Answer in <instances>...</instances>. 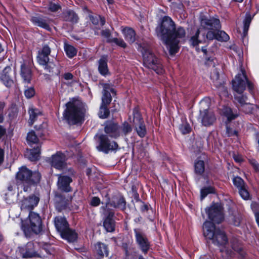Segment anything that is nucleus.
<instances>
[{"instance_id": "nucleus-1", "label": "nucleus", "mask_w": 259, "mask_h": 259, "mask_svg": "<svg viewBox=\"0 0 259 259\" xmlns=\"http://www.w3.org/2000/svg\"><path fill=\"white\" fill-rule=\"evenodd\" d=\"M157 36L166 45L170 55H173L179 50V39L184 38L186 32L181 27L176 29L175 24L171 18L164 16L162 18L161 24L156 28Z\"/></svg>"}, {"instance_id": "nucleus-2", "label": "nucleus", "mask_w": 259, "mask_h": 259, "mask_svg": "<svg viewBox=\"0 0 259 259\" xmlns=\"http://www.w3.org/2000/svg\"><path fill=\"white\" fill-rule=\"evenodd\" d=\"M66 109L63 112V117L68 123L75 124L83 117V104L79 100L73 99L66 104Z\"/></svg>"}, {"instance_id": "nucleus-3", "label": "nucleus", "mask_w": 259, "mask_h": 259, "mask_svg": "<svg viewBox=\"0 0 259 259\" xmlns=\"http://www.w3.org/2000/svg\"><path fill=\"white\" fill-rule=\"evenodd\" d=\"M40 174L38 171L32 172L25 166H22L16 175L18 181L17 189L19 186L23 188L24 192H28L30 190V186L38 183L40 180Z\"/></svg>"}, {"instance_id": "nucleus-4", "label": "nucleus", "mask_w": 259, "mask_h": 259, "mask_svg": "<svg viewBox=\"0 0 259 259\" xmlns=\"http://www.w3.org/2000/svg\"><path fill=\"white\" fill-rule=\"evenodd\" d=\"M138 49L142 54L143 64L146 67L154 70L157 74L163 72L160 60L153 54L148 46L139 45Z\"/></svg>"}, {"instance_id": "nucleus-5", "label": "nucleus", "mask_w": 259, "mask_h": 259, "mask_svg": "<svg viewBox=\"0 0 259 259\" xmlns=\"http://www.w3.org/2000/svg\"><path fill=\"white\" fill-rule=\"evenodd\" d=\"M202 28L201 35L202 33L205 34L203 32L204 29L209 30L206 35V38L211 40L213 38L217 39V31L220 29L221 25L220 20L218 19L211 18L207 19L202 18L200 21V27ZM205 37V36H204Z\"/></svg>"}, {"instance_id": "nucleus-6", "label": "nucleus", "mask_w": 259, "mask_h": 259, "mask_svg": "<svg viewBox=\"0 0 259 259\" xmlns=\"http://www.w3.org/2000/svg\"><path fill=\"white\" fill-rule=\"evenodd\" d=\"M246 85L249 91L251 92L253 89V85L248 80L244 70L241 69L240 73H238L232 80L233 89L241 94L245 90Z\"/></svg>"}, {"instance_id": "nucleus-7", "label": "nucleus", "mask_w": 259, "mask_h": 259, "mask_svg": "<svg viewBox=\"0 0 259 259\" xmlns=\"http://www.w3.org/2000/svg\"><path fill=\"white\" fill-rule=\"evenodd\" d=\"M201 109L198 117V120L205 126H209L213 124L216 118L213 112L208 108V104L205 101L200 102Z\"/></svg>"}, {"instance_id": "nucleus-8", "label": "nucleus", "mask_w": 259, "mask_h": 259, "mask_svg": "<svg viewBox=\"0 0 259 259\" xmlns=\"http://www.w3.org/2000/svg\"><path fill=\"white\" fill-rule=\"evenodd\" d=\"M98 143L96 146L97 150L105 153H108L118 149L117 143L114 141H110L106 135H101L99 136Z\"/></svg>"}, {"instance_id": "nucleus-9", "label": "nucleus", "mask_w": 259, "mask_h": 259, "mask_svg": "<svg viewBox=\"0 0 259 259\" xmlns=\"http://www.w3.org/2000/svg\"><path fill=\"white\" fill-rule=\"evenodd\" d=\"M205 211L208 218L215 223H221L224 220L223 208L221 204H213L210 207L206 208Z\"/></svg>"}, {"instance_id": "nucleus-10", "label": "nucleus", "mask_w": 259, "mask_h": 259, "mask_svg": "<svg viewBox=\"0 0 259 259\" xmlns=\"http://www.w3.org/2000/svg\"><path fill=\"white\" fill-rule=\"evenodd\" d=\"M133 123L135 125V129L139 136L143 138L146 134V128L144 123L143 118L137 108H135L133 112Z\"/></svg>"}, {"instance_id": "nucleus-11", "label": "nucleus", "mask_w": 259, "mask_h": 259, "mask_svg": "<svg viewBox=\"0 0 259 259\" xmlns=\"http://www.w3.org/2000/svg\"><path fill=\"white\" fill-rule=\"evenodd\" d=\"M39 200L38 197L31 195L20 200L19 204L22 211L30 212L37 205Z\"/></svg>"}, {"instance_id": "nucleus-12", "label": "nucleus", "mask_w": 259, "mask_h": 259, "mask_svg": "<svg viewBox=\"0 0 259 259\" xmlns=\"http://www.w3.org/2000/svg\"><path fill=\"white\" fill-rule=\"evenodd\" d=\"M136 240L142 251L146 253L149 249L150 243L145 234L141 232L140 230L136 229L134 230Z\"/></svg>"}, {"instance_id": "nucleus-13", "label": "nucleus", "mask_w": 259, "mask_h": 259, "mask_svg": "<svg viewBox=\"0 0 259 259\" xmlns=\"http://www.w3.org/2000/svg\"><path fill=\"white\" fill-rule=\"evenodd\" d=\"M30 228L35 233H39L41 230V220L39 214L32 211L29 214Z\"/></svg>"}, {"instance_id": "nucleus-14", "label": "nucleus", "mask_w": 259, "mask_h": 259, "mask_svg": "<svg viewBox=\"0 0 259 259\" xmlns=\"http://www.w3.org/2000/svg\"><path fill=\"white\" fill-rule=\"evenodd\" d=\"M125 201L124 198L121 196H116L113 197L111 201L106 202V208L103 207L104 209V213H106L107 210V207L109 206L115 208L123 209L125 207Z\"/></svg>"}, {"instance_id": "nucleus-15", "label": "nucleus", "mask_w": 259, "mask_h": 259, "mask_svg": "<svg viewBox=\"0 0 259 259\" xmlns=\"http://www.w3.org/2000/svg\"><path fill=\"white\" fill-rule=\"evenodd\" d=\"M58 180L57 182V186L58 189L61 191L68 192L71 191V188L70 186V184L72 182V179L70 177L58 175Z\"/></svg>"}, {"instance_id": "nucleus-16", "label": "nucleus", "mask_w": 259, "mask_h": 259, "mask_svg": "<svg viewBox=\"0 0 259 259\" xmlns=\"http://www.w3.org/2000/svg\"><path fill=\"white\" fill-rule=\"evenodd\" d=\"M210 78L212 79L214 85L219 89L220 91L223 92L224 95L227 94V88L224 85V81L220 77L219 72L217 69H214L210 74Z\"/></svg>"}, {"instance_id": "nucleus-17", "label": "nucleus", "mask_w": 259, "mask_h": 259, "mask_svg": "<svg viewBox=\"0 0 259 259\" xmlns=\"http://www.w3.org/2000/svg\"><path fill=\"white\" fill-rule=\"evenodd\" d=\"M111 93L115 94V91L112 86L109 84L103 85V96L102 98V104L103 105H109L112 100Z\"/></svg>"}, {"instance_id": "nucleus-18", "label": "nucleus", "mask_w": 259, "mask_h": 259, "mask_svg": "<svg viewBox=\"0 0 259 259\" xmlns=\"http://www.w3.org/2000/svg\"><path fill=\"white\" fill-rule=\"evenodd\" d=\"M66 157L64 154L62 153H57L53 155L52 157L51 164L54 167L61 169L65 166Z\"/></svg>"}, {"instance_id": "nucleus-19", "label": "nucleus", "mask_w": 259, "mask_h": 259, "mask_svg": "<svg viewBox=\"0 0 259 259\" xmlns=\"http://www.w3.org/2000/svg\"><path fill=\"white\" fill-rule=\"evenodd\" d=\"M12 71L11 67L7 66L3 70L0 76V79L7 87H10L13 84V80L12 76Z\"/></svg>"}, {"instance_id": "nucleus-20", "label": "nucleus", "mask_w": 259, "mask_h": 259, "mask_svg": "<svg viewBox=\"0 0 259 259\" xmlns=\"http://www.w3.org/2000/svg\"><path fill=\"white\" fill-rule=\"evenodd\" d=\"M31 21L33 25L44 28L47 30H50L51 28L49 25L50 20L42 16H35L32 17Z\"/></svg>"}, {"instance_id": "nucleus-21", "label": "nucleus", "mask_w": 259, "mask_h": 259, "mask_svg": "<svg viewBox=\"0 0 259 259\" xmlns=\"http://www.w3.org/2000/svg\"><path fill=\"white\" fill-rule=\"evenodd\" d=\"M215 228L214 224L210 221H205L203 224V235L207 239L211 240L213 239L215 230H218Z\"/></svg>"}, {"instance_id": "nucleus-22", "label": "nucleus", "mask_w": 259, "mask_h": 259, "mask_svg": "<svg viewBox=\"0 0 259 259\" xmlns=\"http://www.w3.org/2000/svg\"><path fill=\"white\" fill-rule=\"evenodd\" d=\"M54 223L57 230L61 235L69 227L68 224L64 217H57L54 219Z\"/></svg>"}, {"instance_id": "nucleus-23", "label": "nucleus", "mask_w": 259, "mask_h": 259, "mask_svg": "<svg viewBox=\"0 0 259 259\" xmlns=\"http://www.w3.org/2000/svg\"><path fill=\"white\" fill-rule=\"evenodd\" d=\"M213 243L218 246L224 245L227 242V238L225 233L219 229L215 230L213 239H211Z\"/></svg>"}, {"instance_id": "nucleus-24", "label": "nucleus", "mask_w": 259, "mask_h": 259, "mask_svg": "<svg viewBox=\"0 0 259 259\" xmlns=\"http://www.w3.org/2000/svg\"><path fill=\"white\" fill-rule=\"evenodd\" d=\"M55 199L56 207L59 211H61L67 207L68 204L69 199L68 198H66L61 194H59L58 193H56Z\"/></svg>"}, {"instance_id": "nucleus-25", "label": "nucleus", "mask_w": 259, "mask_h": 259, "mask_svg": "<svg viewBox=\"0 0 259 259\" xmlns=\"http://www.w3.org/2000/svg\"><path fill=\"white\" fill-rule=\"evenodd\" d=\"M105 132L113 138H117L120 135V127L118 124L111 123L105 127Z\"/></svg>"}, {"instance_id": "nucleus-26", "label": "nucleus", "mask_w": 259, "mask_h": 259, "mask_svg": "<svg viewBox=\"0 0 259 259\" xmlns=\"http://www.w3.org/2000/svg\"><path fill=\"white\" fill-rule=\"evenodd\" d=\"M61 236L69 242H74L77 238V233L74 230L69 229V227L63 232Z\"/></svg>"}, {"instance_id": "nucleus-27", "label": "nucleus", "mask_w": 259, "mask_h": 259, "mask_svg": "<svg viewBox=\"0 0 259 259\" xmlns=\"http://www.w3.org/2000/svg\"><path fill=\"white\" fill-rule=\"evenodd\" d=\"M113 215L114 213L110 212L104 222V227L107 232H111L114 230V221L112 219Z\"/></svg>"}, {"instance_id": "nucleus-28", "label": "nucleus", "mask_w": 259, "mask_h": 259, "mask_svg": "<svg viewBox=\"0 0 259 259\" xmlns=\"http://www.w3.org/2000/svg\"><path fill=\"white\" fill-rule=\"evenodd\" d=\"M21 75L25 83H28L31 79V71L30 68L23 64L21 66Z\"/></svg>"}, {"instance_id": "nucleus-29", "label": "nucleus", "mask_w": 259, "mask_h": 259, "mask_svg": "<svg viewBox=\"0 0 259 259\" xmlns=\"http://www.w3.org/2000/svg\"><path fill=\"white\" fill-rule=\"evenodd\" d=\"M202 28H199L197 31H196L195 34L191 37L190 41L191 44L193 46L195 47L199 45V43L202 42L203 41L205 40L204 34L202 33V35L201 37L199 36V35H201Z\"/></svg>"}, {"instance_id": "nucleus-30", "label": "nucleus", "mask_w": 259, "mask_h": 259, "mask_svg": "<svg viewBox=\"0 0 259 259\" xmlns=\"http://www.w3.org/2000/svg\"><path fill=\"white\" fill-rule=\"evenodd\" d=\"M25 155L30 161H36L39 158L40 149L38 147H37L36 148H33L32 149L27 150L26 152Z\"/></svg>"}, {"instance_id": "nucleus-31", "label": "nucleus", "mask_w": 259, "mask_h": 259, "mask_svg": "<svg viewBox=\"0 0 259 259\" xmlns=\"http://www.w3.org/2000/svg\"><path fill=\"white\" fill-rule=\"evenodd\" d=\"M122 33L125 40L130 43H133L136 40L135 31L131 28H125L122 29Z\"/></svg>"}, {"instance_id": "nucleus-32", "label": "nucleus", "mask_w": 259, "mask_h": 259, "mask_svg": "<svg viewBox=\"0 0 259 259\" xmlns=\"http://www.w3.org/2000/svg\"><path fill=\"white\" fill-rule=\"evenodd\" d=\"M98 70L102 75H106L109 73L107 66V59L105 57H102L99 60Z\"/></svg>"}, {"instance_id": "nucleus-33", "label": "nucleus", "mask_w": 259, "mask_h": 259, "mask_svg": "<svg viewBox=\"0 0 259 259\" xmlns=\"http://www.w3.org/2000/svg\"><path fill=\"white\" fill-rule=\"evenodd\" d=\"M28 113L29 114V123L31 125L34 122L38 116L41 115V111L33 106L29 107Z\"/></svg>"}, {"instance_id": "nucleus-34", "label": "nucleus", "mask_w": 259, "mask_h": 259, "mask_svg": "<svg viewBox=\"0 0 259 259\" xmlns=\"http://www.w3.org/2000/svg\"><path fill=\"white\" fill-rule=\"evenodd\" d=\"M95 250L97 254L100 257H102L104 255H108V251L107 246L102 243L98 242L95 245Z\"/></svg>"}, {"instance_id": "nucleus-35", "label": "nucleus", "mask_w": 259, "mask_h": 259, "mask_svg": "<svg viewBox=\"0 0 259 259\" xmlns=\"http://www.w3.org/2000/svg\"><path fill=\"white\" fill-rule=\"evenodd\" d=\"M64 50L67 56L70 58H73L77 54V50L74 47L66 44L64 45Z\"/></svg>"}, {"instance_id": "nucleus-36", "label": "nucleus", "mask_w": 259, "mask_h": 259, "mask_svg": "<svg viewBox=\"0 0 259 259\" xmlns=\"http://www.w3.org/2000/svg\"><path fill=\"white\" fill-rule=\"evenodd\" d=\"M65 19L66 21H70L72 23H76L77 21L78 17L77 15L72 11H68L65 14Z\"/></svg>"}, {"instance_id": "nucleus-37", "label": "nucleus", "mask_w": 259, "mask_h": 259, "mask_svg": "<svg viewBox=\"0 0 259 259\" xmlns=\"http://www.w3.org/2000/svg\"><path fill=\"white\" fill-rule=\"evenodd\" d=\"M241 217L239 214L231 215L229 218V222L230 224L235 226H239L241 222Z\"/></svg>"}, {"instance_id": "nucleus-38", "label": "nucleus", "mask_w": 259, "mask_h": 259, "mask_svg": "<svg viewBox=\"0 0 259 259\" xmlns=\"http://www.w3.org/2000/svg\"><path fill=\"white\" fill-rule=\"evenodd\" d=\"M90 20L94 25H98L100 24L101 26H103L105 23V19L99 15L91 16H90Z\"/></svg>"}, {"instance_id": "nucleus-39", "label": "nucleus", "mask_w": 259, "mask_h": 259, "mask_svg": "<svg viewBox=\"0 0 259 259\" xmlns=\"http://www.w3.org/2000/svg\"><path fill=\"white\" fill-rule=\"evenodd\" d=\"M223 113L229 121L238 116L237 114L233 113L232 109L229 107H225L223 109Z\"/></svg>"}, {"instance_id": "nucleus-40", "label": "nucleus", "mask_w": 259, "mask_h": 259, "mask_svg": "<svg viewBox=\"0 0 259 259\" xmlns=\"http://www.w3.org/2000/svg\"><path fill=\"white\" fill-rule=\"evenodd\" d=\"M251 20L252 17L251 15L249 14H246L245 18L243 21V33L244 35H245L248 31Z\"/></svg>"}, {"instance_id": "nucleus-41", "label": "nucleus", "mask_w": 259, "mask_h": 259, "mask_svg": "<svg viewBox=\"0 0 259 259\" xmlns=\"http://www.w3.org/2000/svg\"><path fill=\"white\" fill-rule=\"evenodd\" d=\"M107 106L108 105H103V104H101L99 113V116L100 118L104 119L108 117L109 111Z\"/></svg>"}, {"instance_id": "nucleus-42", "label": "nucleus", "mask_w": 259, "mask_h": 259, "mask_svg": "<svg viewBox=\"0 0 259 259\" xmlns=\"http://www.w3.org/2000/svg\"><path fill=\"white\" fill-rule=\"evenodd\" d=\"M196 173L201 175L204 171V163L202 160H197L195 163Z\"/></svg>"}, {"instance_id": "nucleus-43", "label": "nucleus", "mask_w": 259, "mask_h": 259, "mask_svg": "<svg viewBox=\"0 0 259 259\" xmlns=\"http://www.w3.org/2000/svg\"><path fill=\"white\" fill-rule=\"evenodd\" d=\"M37 60L39 65H45L49 61V56L38 53Z\"/></svg>"}, {"instance_id": "nucleus-44", "label": "nucleus", "mask_w": 259, "mask_h": 259, "mask_svg": "<svg viewBox=\"0 0 259 259\" xmlns=\"http://www.w3.org/2000/svg\"><path fill=\"white\" fill-rule=\"evenodd\" d=\"M214 193V189L212 187H207L201 189V199H203L208 194Z\"/></svg>"}, {"instance_id": "nucleus-45", "label": "nucleus", "mask_w": 259, "mask_h": 259, "mask_svg": "<svg viewBox=\"0 0 259 259\" xmlns=\"http://www.w3.org/2000/svg\"><path fill=\"white\" fill-rule=\"evenodd\" d=\"M53 42H49L48 44H44L38 53L49 56L51 53V47L52 46Z\"/></svg>"}, {"instance_id": "nucleus-46", "label": "nucleus", "mask_w": 259, "mask_h": 259, "mask_svg": "<svg viewBox=\"0 0 259 259\" xmlns=\"http://www.w3.org/2000/svg\"><path fill=\"white\" fill-rule=\"evenodd\" d=\"M233 182L238 190L246 186L243 179L239 177H234L233 180Z\"/></svg>"}, {"instance_id": "nucleus-47", "label": "nucleus", "mask_w": 259, "mask_h": 259, "mask_svg": "<svg viewBox=\"0 0 259 259\" xmlns=\"http://www.w3.org/2000/svg\"><path fill=\"white\" fill-rule=\"evenodd\" d=\"M27 140L29 144H35L37 143L38 139L34 132L31 131L28 133Z\"/></svg>"}, {"instance_id": "nucleus-48", "label": "nucleus", "mask_w": 259, "mask_h": 259, "mask_svg": "<svg viewBox=\"0 0 259 259\" xmlns=\"http://www.w3.org/2000/svg\"><path fill=\"white\" fill-rule=\"evenodd\" d=\"M179 128L183 134L189 133L191 130L190 125L186 121H183L180 125Z\"/></svg>"}, {"instance_id": "nucleus-49", "label": "nucleus", "mask_w": 259, "mask_h": 259, "mask_svg": "<svg viewBox=\"0 0 259 259\" xmlns=\"http://www.w3.org/2000/svg\"><path fill=\"white\" fill-rule=\"evenodd\" d=\"M217 39L219 40L227 41L229 39V35L224 31L217 32Z\"/></svg>"}, {"instance_id": "nucleus-50", "label": "nucleus", "mask_w": 259, "mask_h": 259, "mask_svg": "<svg viewBox=\"0 0 259 259\" xmlns=\"http://www.w3.org/2000/svg\"><path fill=\"white\" fill-rule=\"evenodd\" d=\"M235 99L237 102L240 106L239 108H241L247 103V97L246 96L239 95L235 97Z\"/></svg>"}, {"instance_id": "nucleus-51", "label": "nucleus", "mask_w": 259, "mask_h": 259, "mask_svg": "<svg viewBox=\"0 0 259 259\" xmlns=\"http://www.w3.org/2000/svg\"><path fill=\"white\" fill-rule=\"evenodd\" d=\"M240 196L244 200H248L250 198V195L247 191L246 186L238 190Z\"/></svg>"}, {"instance_id": "nucleus-52", "label": "nucleus", "mask_w": 259, "mask_h": 259, "mask_svg": "<svg viewBox=\"0 0 259 259\" xmlns=\"http://www.w3.org/2000/svg\"><path fill=\"white\" fill-rule=\"evenodd\" d=\"M253 108V105L247 102L244 105L239 109L245 113H250L252 112Z\"/></svg>"}, {"instance_id": "nucleus-53", "label": "nucleus", "mask_w": 259, "mask_h": 259, "mask_svg": "<svg viewBox=\"0 0 259 259\" xmlns=\"http://www.w3.org/2000/svg\"><path fill=\"white\" fill-rule=\"evenodd\" d=\"M108 42H113L119 47L125 48L126 46L125 42L121 38H112L108 40Z\"/></svg>"}, {"instance_id": "nucleus-54", "label": "nucleus", "mask_w": 259, "mask_h": 259, "mask_svg": "<svg viewBox=\"0 0 259 259\" xmlns=\"http://www.w3.org/2000/svg\"><path fill=\"white\" fill-rule=\"evenodd\" d=\"M121 131L122 132L126 135L132 131L131 126L127 122H124L122 126L120 127V131Z\"/></svg>"}, {"instance_id": "nucleus-55", "label": "nucleus", "mask_w": 259, "mask_h": 259, "mask_svg": "<svg viewBox=\"0 0 259 259\" xmlns=\"http://www.w3.org/2000/svg\"><path fill=\"white\" fill-rule=\"evenodd\" d=\"M24 94L27 98H31L35 95V91L33 87L28 88L25 90Z\"/></svg>"}, {"instance_id": "nucleus-56", "label": "nucleus", "mask_w": 259, "mask_h": 259, "mask_svg": "<svg viewBox=\"0 0 259 259\" xmlns=\"http://www.w3.org/2000/svg\"><path fill=\"white\" fill-rule=\"evenodd\" d=\"M41 65L44 67V69L46 71L49 72H52L53 69L55 67V64L53 63L50 62L49 61L46 63V64Z\"/></svg>"}, {"instance_id": "nucleus-57", "label": "nucleus", "mask_w": 259, "mask_h": 259, "mask_svg": "<svg viewBox=\"0 0 259 259\" xmlns=\"http://www.w3.org/2000/svg\"><path fill=\"white\" fill-rule=\"evenodd\" d=\"M48 8L51 12H56L60 8V6L57 4L51 2L49 5Z\"/></svg>"}, {"instance_id": "nucleus-58", "label": "nucleus", "mask_w": 259, "mask_h": 259, "mask_svg": "<svg viewBox=\"0 0 259 259\" xmlns=\"http://www.w3.org/2000/svg\"><path fill=\"white\" fill-rule=\"evenodd\" d=\"M101 35L107 38V41H108L109 40L111 39L112 38H110V31L108 29L102 30L101 32Z\"/></svg>"}, {"instance_id": "nucleus-59", "label": "nucleus", "mask_w": 259, "mask_h": 259, "mask_svg": "<svg viewBox=\"0 0 259 259\" xmlns=\"http://www.w3.org/2000/svg\"><path fill=\"white\" fill-rule=\"evenodd\" d=\"M100 203V199L98 197H95L92 198L91 204L92 206H97L99 205Z\"/></svg>"}, {"instance_id": "nucleus-60", "label": "nucleus", "mask_w": 259, "mask_h": 259, "mask_svg": "<svg viewBox=\"0 0 259 259\" xmlns=\"http://www.w3.org/2000/svg\"><path fill=\"white\" fill-rule=\"evenodd\" d=\"M249 161H250V163L253 167L254 169L256 171H258L259 170V164H258L257 161L256 160H255L254 159H251V160H250Z\"/></svg>"}, {"instance_id": "nucleus-61", "label": "nucleus", "mask_w": 259, "mask_h": 259, "mask_svg": "<svg viewBox=\"0 0 259 259\" xmlns=\"http://www.w3.org/2000/svg\"><path fill=\"white\" fill-rule=\"evenodd\" d=\"M73 75L69 72L65 73L63 75L64 78L67 80H71L73 78Z\"/></svg>"}, {"instance_id": "nucleus-62", "label": "nucleus", "mask_w": 259, "mask_h": 259, "mask_svg": "<svg viewBox=\"0 0 259 259\" xmlns=\"http://www.w3.org/2000/svg\"><path fill=\"white\" fill-rule=\"evenodd\" d=\"M227 133L228 136H231L232 135H236L237 132L235 131H232V130L229 127L227 126Z\"/></svg>"}, {"instance_id": "nucleus-63", "label": "nucleus", "mask_w": 259, "mask_h": 259, "mask_svg": "<svg viewBox=\"0 0 259 259\" xmlns=\"http://www.w3.org/2000/svg\"><path fill=\"white\" fill-rule=\"evenodd\" d=\"M5 152L4 150L0 148V165L4 160Z\"/></svg>"}, {"instance_id": "nucleus-64", "label": "nucleus", "mask_w": 259, "mask_h": 259, "mask_svg": "<svg viewBox=\"0 0 259 259\" xmlns=\"http://www.w3.org/2000/svg\"><path fill=\"white\" fill-rule=\"evenodd\" d=\"M6 129L2 125H0V139L2 138L6 134Z\"/></svg>"}]
</instances>
